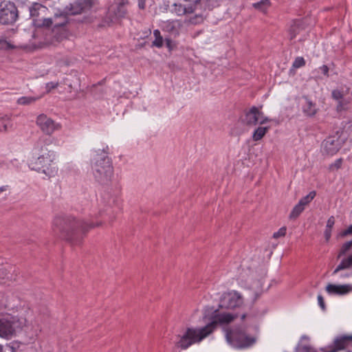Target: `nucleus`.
Segmentation results:
<instances>
[{
  "mask_svg": "<svg viewBox=\"0 0 352 352\" xmlns=\"http://www.w3.org/2000/svg\"><path fill=\"white\" fill-rule=\"evenodd\" d=\"M269 127L267 126H258L253 133L252 139L254 141H258L261 140L265 133L268 131Z\"/></svg>",
  "mask_w": 352,
  "mask_h": 352,
  "instance_id": "nucleus-29",
  "label": "nucleus"
},
{
  "mask_svg": "<svg viewBox=\"0 0 352 352\" xmlns=\"http://www.w3.org/2000/svg\"><path fill=\"white\" fill-rule=\"evenodd\" d=\"M340 164H341V160H338V161L336 162V164H335V165L337 166V168H340Z\"/></svg>",
  "mask_w": 352,
  "mask_h": 352,
  "instance_id": "nucleus-50",
  "label": "nucleus"
},
{
  "mask_svg": "<svg viewBox=\"0 0 352 352\" xmlns=\"http://www.w3.org/2000/svg\"><path fill=\"white\" fill-rule=\"evenodd\" d=\"M104 83V80H102V81L98 82L99 85H102Z\"/></svg>",
  "mask_w": 352,
  "mask_h": 352,
  "instance_id": "nucleus-51",
  "label": "nucleus"
},
{
  "mask_svg": "<svg viewBox=\"0 0 352 352\" xmlns=\"http://www.w3.org/2000/svg\"><path fill=\"white\" fill-rule=\"evenodd\" d=\"M243 298L239 293L232 292L224 294L220 301V306L227 309L240 307L243 304Z\"/></svg>",
  "mask_w": 352,
  "mask_h": 352,
  "instance_id": "nucleus-12",
  "label": "nucleus"
},
{
  "mask_svg": "<svg viewBox=\"0 0 352 352\" xmlns=\"http://www.w3.org/2000/svg\"><path fill=\"white\" fill-rule=\"evenodd\" d=\"M14 332L15 329L12 321L6 318H0V337L9 339Z\"/></svg>",
  "mask_w": 352,
  "mask_h": 352,
  "instance_id": "nucleus-18",
  "label": "nucleus"
},
{
  "mask_svg": "<svg viewBox=\"0 0 352 352\" xmlns=\"http://www.w3.org/2000/svg\"><path fill=\"white\" fill-rule=\"evenodd\" d=\"M350 232L351 230H349V228H347L346 230H344L343 232H342L340 234V236L341 237H344L349 234H350Z\"/></svg>",
  "mask_w": 352,
  "mask_h": 352,
  "instance_id": "nucleus-47",
  "label": "nucleus"
},
{
  "mask_svg": "<svg viewBox=\"0 0 352 352\" xmlns=\"http://www.w3.org/2000/svg\"><path fill=\"white\" fill-rule=\"evenodd\" d=\"M245 317H246V315H245V314H243V315L241 316V319H242V320H244Z\"/></svg>",
  "mask_w": 352,
  "mask_h": 352,
  "instance_id": "nucleus-53",
  "label": "nucleus"
},
{
  "mask_svg": "<svg viewBox=\"0 0 352 352\" xmlns=\"http://www.w3.org/2000/svg\"><path fill=\"white\" fill-rule=\"evenodd\" d=\"M344 276V277H349V274H344V276Z\"/></svg>",
  "mask_w": 352,
  "mask_h": 352,
  "instance_id": "nucleus-56",
  "label": "nucleus"
},
{
  "mask_svg": "<svg viewBox=\"0 0 352 352\" xmlns=\"http://www.w3.org/2000/svg\"><path fill=\"white\" fill-rule=\"evenodd\" d=\"M316 195V191H311L307 196L301 198L298 203L305 208L314 199Z\"/></svg>",
  "mask_w": 352,
  "mask_h": 352,
  "instance_id": "nucleus-33",
  "label": "nucleus"
},
{
  "mask_svg": "<svg viewBox=\"0 0 352 352\" xmlns=\"http://www.w3.org/2000/svg\"><path fill=\"white\" fill-rule=\"evenodd\" d=\"M36 124L41 130L47 135H51L59 129V124L45 114L39 115L36 118Z\"/></svg>",
  "mask_w": 352,
  "mask_h": 352,
  "instance_id": "nucleus-13",
  "label": "nucleus"
},
{
  "mask_svg": "<svg viewBox=\"0 0 352 352\" xmlns=\"http://www.w3.org/2000/svg\"><path fill=\"white\" fill-rule=\"evenodd\" d=\"M68 33L65 28H52V43L55 45L67 38Z\"/></svg>",
  "mask_w": 352,
  "mask_h": 352,
  "instance_id": "nucleus-22",
  "label": "nucleus"
},
{
  "mask_svg": "<svg viewBox=\"0 0 352 352\" xmlns=\"http://www.w3.org/2000/svg\"><path fill=\"white\" fill-rule=\"evenodd\" d=\"M349 230H351L350 234H352V225H351L349 228Z\"/></svg>",
  "mask_w": 352,
  "mask_h": 352,
  "instance_id": "nucleus-52",
  "label": "nucleus"
},
{
  "mask_svg": "<svg viewBox=\"0 0 352 352\" xmlns=\"http://www.w3.org/2000/svg\"><path fill=\"white\" fill-rule=\"evenodd\" d=\"M165 41H166V46L169 49H171L172 41L170 38H166Z\"/></svg>",
  "mask_w": 352,
  "mask_h": 352,
  "instance_id": "nucleus-48",
  "label": "nucleus"
},
{
  "mask_svg": "<svg viewBox=\"0 0 352 352\" xmlns=\"http://www.w3.org/2000/svg\"><path fill=\"white\" fill-rule=\"evenodd\" d=\"M16 277L17 274L13 266L9 264L0 265V284L9 285Z\"/></svg>",
  "mask_w": 352,
  "mask_h": 352,
  "instance_id": "nucleus-14",
  "label": "nucleus"
},
{
  "mask_svg": "<svg viewBox=\"0 0 352 352\" xmlns=\"http://www.w3.org/2000/svg\"><path fill=\"white\" fill-rule=\"evenodd\" d=\"M138 6L140 9L145 8V0H138Z\"/></svg>",
  "mask_w": 352,
  "mask_h": 352,
  "instance_id": "nucleus-46",
  "label": "nucleus"
},
{
  "mask_svg": "<svg viewBox=\"0 0 352 352\" xmlns=\"http://www.w3.org/2000/svg\"><path fill=\"white\" fill-rule=\"evenodd\" d=\"M268 120V118L265 117L263 113L255 107H252L248 111L245 112L242 118L243 123L250 126H255L257 124H265Z\"/></svg>",
  "mask_w": 352,
  "mask_h": 352,
  "instance_id": "nucleus-11",
  "label": "nucleus"
},
{
  "mask_svg": "<svg viewBox=\"0 0 352 352\" xmlns=\"http://www.w3.org/2000/svg\"><path fill=\"white\" fill-rule=\"evenodd\" d=\"M228 341L235 348H247L255 342V339L247 336L241 331H233L227 335Z\"/></svg>",
  "mask_w": 352,
  "mask_h": 352,
  "instance_id": "nucleus-10",
  "label": "nucleus"
},
{
  "mask_svg": "<svg viewBox=\"0 0 352 352\" xmlns=\"http://www.w3.org/2000/svg\"><path fill=\"white\" fill-rule=\"evenodd\" d=\"M173 12L179 16L195 13L188 19L189 23L193 25L202 23L205 18L202 13L201 0H183L181 3H175Z\"/></svg>",
  "mask_w": 352,
  "mask_h": 352,
  "instance_id": "nucleus-4",
  "label": "nucleus"
},
{
  "mask_svg": "<svg viewBox=\"0 0 352 352\" xmlns=\"http://www.w3.org/2000/svg\"><path fill=\"white\" fill-rule=\"evenodd\" d=\"M0 47L4 50H10L14 48V46L7 41H0Z\"/></svg>",
  "mask_w": 352,
  "mask_h": 352,
  "instance_id": "nucleus-39",
  "label": "nucleus"
},
{
  "mask_svg": "<svg viewBox=\"0 0 352 352\" xmlns=\"http://www.w3.org/2000/svg\"><path fill=\"white\" fill-rule=\"evenodd\" d=\"M67 23V15L63 13L55 14L53 17L48 18L45 27L52 26L53 28H65Z\"/></svg>",
  "mask_w": 352,
  "mask_h": 352,
  "instance_id": "nucleus-19",
  "label": "nucleus"
},
{
  "mask_svg": "<svg viewBox=\"0 0 352 352\" xmlns=\"http://www.w3.org/2000/svg\"><path fill=\"white\" fill-rule=\"evenodd\" d=\"M350 344H352V335L342 336L335 339L333 344L329 346V350L327 352H338L344 349Z\"/></svg>",
  "mask_w": 352,
  "mask_h": 352,
  "instance_id": "nucleus-17",
  "label": "nucleus"
},
{
  "mask_svg": "<svg viewBox=\"0 0 352 352\" xmlns=\"http://www.w3.org/2000/svg\"><path fill=\"white\" fill-rule=\"evenodd\" d=\"M266 272L264 269H257L250 272L247 282L250 288L256 294H258L263 289L265 280Z\"/></svg>",
  "mask_w": 352,
  "mask_h": 352,
  "instance_id": "nucleus-9",
  "label": "nucleus"
},
{
  "mask_svg": "<svg viewBox=\"0 0 352 352\" xmlns=\"http://www.w3.org/2000/svg\"><path fill=\"white\" fill-rule=\"evenodd\" d=\"M0 352H3V346L0 344Z\"/></svg>",
  "mask_w": 352,
  "mask_h": 352,
  "instance_id": "nucleus-54",
  "label": "nucleus"
},
{
  "mask_svg": "<svg viewBox=\"0 0 352 352\" xmlns=\"http://www.w3.org/2000/svg\"><path fill=\"white\" fill-rule=\"evenodd\" d=\"M305 30V27L303 21L301 20H295L291 24L289 30V38L290 41L296 38L298 35L301 34Z\"/></svg>",
  "mask_w": 352,
  "mask_h": 352,
  "instance_id": "nucleus-21",
  "label": "nucleus"
},
{
  "mask_svg": "<svg viewBox=\"0 0 352 352\" xmlns=\"http://www.w3.org/2000/svg\"><path fill=\"white\" fill-rule=\"evenodd\" d=\"M270 6V2L269 0H261L259 2L255 3L253 4V7L255 9H256L263 13H266L267 10L268 9V8Z\"/></svg>",
  "mask_w": 352,
  "mask_h": 352,
  "instance_id": "nucleus-31",
  "label": "nucleus"
},
{
  "mask_svg": "<svg viewBox=\"0 0 352 352\" xmlns=\"http://www.w3.org/2000/svg\"><path fill=\"white\" fill-rule=\"evenodd\" d=\"M94 5V0H75L67 7L69 14H80L91 9Z\"/></svg>",
  "mask_w": 352,
  "mask_h": 352,
  "instance_id": "nucleus-15",
  "label": "nucleus"
},
{
  "mask_svg": "<svg viewBox=\"0 0 352 352\" xmlns=\"http://www.w3.org/2000/svg\"><path fill=\"white\" fill-rule=\"evenodd\" d=\"M206 2L209 9H211L212 7H214L217 4L216 0H206Z\"/></svg>",
  "mask_w": 352,
  "mask_h": 352,
  "instance_id": "nucleus-44",
  "label": "nucleus"
},
{
  "mask_svg": "<svg viewBox=\"0 0 352 352\" xmlns=\"http://www.w3.org/2000/svg\"><path fill=\"white\" fill-rule=\"evenodd\" d=\"M58 85H59V83L58 82H51L47 83L46 84L47 92H50L52 89H56L58 86Z\"/></svg>",
  "mask_w": 352,
  "mask_h": 352,
  "instance_id": "nucleus-40",
  "label": "nucleus"
},
{
  "mask_svg": "<svg viewBox=\"0 0 352 352\" xmlns=\"http://www.w3.org/2000/svg\"><path fill=\"white\" fill-rule=\"evenodd\" d=\"M18 10L11 1H3L0 3V23L13 24L18 19Z\"/></svg>",
  "mask_w": 352,
  "mask_h": 352,
  "instance_id": "nucleus-6",
  "label": "nucleus"
},
{
  "mask_svg": "<svg viewBox=\"0 0 352 352\" xmlns=\"http://www.w3.org/2000/svg\"><path fill=\"white\" fill-rule=\"evenodd\" d=\"M309 337L307 336H302L300 339V342L296 346L297 352H317V351L310 346L309 344H303V340H309Z\"/></svg>",
  "mask_w": 352,
  "mask_h": 352,
  "instance_id": "nucleus-26",
  "label": "nucleus"
},
{
  "mask_svg": "<svg viewBox=\"0 0 352 352\" xmlns=\"http://www.w3.org/2000/svg\"><path fill=\"white\" fill-rule=\"evenodd\" d=\"M91 169L96 180L101 184H108L113 176V166L109 157V146L96 151L91 162Z\"/></svg>",
  "mask_w": 352,
  "mask_h": 352,
  "instance_id": "nucleus-2",
  "label": "nucleus"
},
{
  "mask_svg": "<svg viewBox=\"0 0 352 352\" xmlns=\"http://www.w3.org/2000/svg\"><path fill=\"white\" fill-rule=\"evenodd\" d=\"M178 21H167L164 25V30L173 35L179 34Z\"/></svg>",
  "mask_w": 352,
  "mask_h": 352,
  "instance_id": "nucleus-27",
  "label": "nucleus"
},
{
  "mask_svg": "<svg viewBox=\"0 0 352 352\" xmlns=\"http://www.w3.org/2000/svg\"><path fill=\"white\" fill-rule=\"evenodd\" d=\"M334 223H335V219L333 216H331L327 220L326 228L331 230Z\"/></svg>",
  "mask_w": 352,
  "mask_h": 352,
  "instance_id": "nucleus-41",
  "label": "nucleus"
},
{
  "mask_svg": "<svg viewBox=\"0 0 352 352\" xmlns=\"http://www.w3.org/2000/svg\"><path fill=\"white\" fill-rule=\"evenodd\" d=\"M305 104L302 106V111L307 116H314L318 111L316 103L313 102L307 96H304Z\"/></svg>",
  "mask_w": 352,
  "mask_h": 352,
  "instance_id": "nucleus-24",
  "label": "nucleus"
},
{
  "mask_svg": "<svg viewBox=\"0 0 352 352\" xmlns=\"http://www.w3.org/2000/svg\"><path fill=\"white\" fill-rule=\"evenodd\" d=\"M101 223L96 225L98 226ZM96 227V225L76 219L72 217H57L53 222V230L60 236L77 244L81 239V233L87 232L89 229Z\"/></svg>",
  "mask_w": 352,
  "mask_h": 352,
  "instance_id": "nucleus-1",
  "label": "nucleus"
},
{
  "mask_svg": "<svg viewBox=\"0 0 352 352\" xmlns=\"http://www.w3.org/2000/svg\"><path fill=\"white\" fill-rule=\"evenodd\" d=\"M29 10L34 25L45 27L48 19L47 17V8L38 3H34L30 7Z\"/></svg>",
  "mask_w": 352,
  "mask_h": 352,
  "instance_id": "nucleus-8",
  "label": "nucleus"
},
{
  "mask_svg": "<svg viewBox=\"0 0 352 352\" xmlns=\"http://www.w3.org/2000/svg\"><path fill=\"white\" fill-rule=\"evenodd\" d=\"M320 69L321 70V72L323 73V74L326 76H329V67L324 65H322V67H320Z\"/></svg>",
  "mask_w": 352,
  "mask_h": 352,
  "instance_id": "nucleus-43",
  "label": "nucleus"
},
{
  "mask_svg": "<svg viewBox=\"0 0 352 352\" xmlns=\"http://www.w3.org/2000/svg\"><path fill=\"white\" fill-rule=\"evenodd\" d=\"M54 152L47 151L32 161L30 167L32 170L41 172L47 177H52L56 172V164L54 162Z\"/></svg>",
  "mask_w": 352,
  "mask_h": 352,
  "instance_id": "nucleus-5",
  "label": "nucleus"
},
{
  "mask_svg": "<svg viewBox=\"0 0 352 352\" xmlns=\"http://www.w3.org/2000/svg\"><path fill=\"white\" fill-rule=\"evenodd\" d=\"M153 35L155 36V40L153 42V45L157 47H161L163 45V38L161 36L160 30H154Z\"/></svg>",
  "mask_w": 352,
  "mask_h": 352,
  "instance_id": "nucleus-34",
  "label": "nucleus"
},
{
  "mask_svg": "<svg viewBox=\"0 0 352 352\" xmlns=\"http://www.w3.org/2000/svg\"><path fill=\"white\" fill-rule=\"evenodd\" d=\"M331 229L326 228V230L324 231V236H325L327 241H328L330 239V237H331Z\"/></svg>",
  "mask_w": 352,
  "mask_h": 352,
  "instance_id": "nucleus-45",
  "label": "nucleus"
},
{
  "mask_svg": "<svg viewBox=\"0 0 352 352\" xmlns=\"http://www.w3.org/2000/svg\"><path fill=\"white\" fill-rule=\"evenodd\" d=\"M236 317V315L230 313H220L215 315V320L213 322H216V325L218 322L221 324H228L233 321Z\"/></svg>",
  "mask_w": 352,
  "mask_h": 352,
  "instance_id": "nucleus-25",
  "label": "nucleus"
},
{
  "mask_svg": "<svg viewBox=\"0 0 352 352\" xmlns=\"http://www.w3.org/2000/svg\"><path fill=\"white\" fill-rule=\"evenodd\" d=\"M318 304H319L320 307L322 308V310H324L325 305H324L323 297L321 295H319L318 296Z\"/></svg>",
  "mask_w": 352,
  "mask_h": 352,
  "instance_id": "nucleus-42",
  "label": "nucleus"
},
{
  "mask_svg": "<svg viewBox=\"0 0 352 352\" xmlns=\"http://www.w3.org/2000/svg\"><path fill=\"white\" fill-rule=\"evenodd\" d=\"M352 246V241H348L344 243L340 250L338 257L340 258L342 255H344L347 251L350 250Z\"/></svg>",
  "mask_w": 352,
  "mask_h": 352,
  "instance_id": "nucleus-35",
  "label": "nucleus"
},
{
  "mask_svg": "<svg viewBox=\"0 0 352 352\" xmlns=\"http://www.w3.org/2000/svg\"><path fill=\"white\" fill-rule=\"evenodd\" d=\"M9 122L8 118H0V124L3 126V129L0 128V131H6Z\"/></svg>",
  "mask_w": 352,
  "mask_h": 352,
  "instance_id": "nucleus-38",
  "label": "nucleus"
},
{
  "mask_svg": "<svg viewBox=\"0 0 352 352\" xmlns=\"http://www.w3.org/2000/svg\"><path fill=\"white\" fill-rule=\"evenodd\" d=\"M286 227L280 228L277 232L273 234V238L278 239L281 236H284L286 234Z\"/></svg>",
  "mask_w": 352,
  "mask_h": 352,
  "instance_id": "nucleus-37",
  "label": "nucleus"
},
{
  "mask_svg": "<svg viewBox=\"0 0 352 352\" xmlns=\"http://www.w3.org/2000/svg\"><path fill=\"white\" fill-rule=\"evenodd\" d=\"M115 219V217H113L111 220H110V222H113V219Z\"/></svg>",
  "mask_w": 352,
  "mask_h": 352,
  "instance_id": "nucleus-55",
  "label": "nucleus"
},
{
  "mask_svg": "<svg viewBox=\"0 0 352 352\" xmlns=\"http://www.w3.org/2000/svg\"><path fill=\"white\" fill-rule=\"evenodd\" d=\"M305 210V208L301 206L299 203L296 204L294 208L292 209L291 213L289 215V218L291 220H295L296 219L300 214L302 212V211Z\"/></svg>",
  "mask_w": 352,
  "mask_h": 352,
  "instance_id": "nucleus-30",
  "label": "nucleus"
},
{
  "mask_svg": "<svg viewBox=\"0 0 352 352\" xmlns=\"http://www.w3.org/2000/svg\"><path fill=\"white\" fill-rule=\"evenodd\" d=\"M215 328L216 322H211L203 327H188L177 336V341L175 342V346L182 350H186L194 344L201 342L212 333Z\"/></svg>",
  "mask_w": 352,
  "mask_h": 352,
  "instance_id": "nucleus-3",
  "label": "nucleus"
},
{
  "mask_svg": "<svg viewBox=\"0 0 352 352\" xmlns=\"http://www.w3.org/2000/svg\"><path fill=\"white\" fill-rule=\"evenodd\" d=\"M322 149L324 153L333 155L340 149L339 141L333 138H328L322 143Z\"/></svg>",
  "mask_w": 352,
  "mask_h": 352,
  "instance_id": "nucleus-20",
  "label": "nucleus"
},
{
  "mask_svg": "<svg viewBox=\"0 0 352 352\" xmlns=\"http://www.w3.org/2000/svg\"><path fill=\"white\" fill-rule=\"evenodd\" d=\"M349 89L347 88L345 90L342 89H334L332 91V98L338 101V104L337 106L338 111H342L346 109V106L350 103L351 98H345V96L349 94Z\"/></svg>",
  "mask_w": 352,
  "mask_h": 352,
  "instance_id": "nucleus-16",
  "label": "nucleus"
},
{
  "mask_svg": "<svg viewBox=\"0 0 352 352\" xmlns=\"http://www.w3.org/2000/svg\"><path fill=\"white\" fill-rule=\"evenodd\" d=\"M352 266V254L346 258L343 259L333 271V274H337L339 271L349 268Z\"/></svg>",
  "mask_w": 352,
  "mask_h": 352,
  "instance_id": "nucleus-28",
  "label": "nucleus"
},
{
  "mask_svg": "<svg viewBox=\"0 0 352 352\" xmlns=\"http://www.w3.org/2000/svg\"><path fill=\"white\" fill-rule=\"evenodd\" d=\"M351 289V286L348 285H336L333 284H329L326 287V291L329 294H338L343 295L347 294Z\"/></svg>",
  "mask_w": 352,
  "mask_h": 352,
  "instance_id": "nucleus-23",
  "label": "nucleus"
},
{
  "mask_svg": "<svg viewBox=\"0 0 352 352\" xmlns=\"http://www.w3.org/2000/svg\"><path fill=\"white\" fill-rule=\"evenodd\" d=\"M128 3L127 0H120L118 3L111 5L107 13L102 26L110 25L120 19L124 17L126 13L124 6Z\"/></svg>",
  "mask_w": 352,
  "mask_h": 352,
  "instance_id": "nucleus-7",
  "label": "nucleus"
},
{
  "mask_svg": "<svg viewBox=\"0 0 352 352\" xmlns=\"http://www.w3.org/2000/svg\"><path fill=\"white\" fill-rule=\"evenodd\" d=\"M305 65V59L302 57H297L293 63V67L299 68Z\"/></svg>",
  "mask_w": 352,
  "mask_h": 352,
  "instance_id": "nucleus-36",
  "label": "nucleus"
},
{
  "mask_svg": "<svg viewBox=\"0 0 352 352\" xmlns=\"http://www.w3.org/2000/svg\"><path fill=\"white\" fill-rule=\"evenodd\" d=\"M6 189H7V186H1L0 187V193L6 191Z\"/></svg>",
  "mask_w": 352,
  "mask_h": 352,
  "instance_id": "nucleus-49",
  "label": "nucleus"
},
{
  "mask_svg": "<svg viewBox=\"0 0 352 352\" xmlns=\"http://www.w3.org/2000/svg\"><path fill=\"white\" fill-rule=\"evenodd\" d=\"M39 99V97H34V96H23L21 97L18 99L17 103L21 105H28L35 102L37 100Z\"/></svg>",
  "mask_w": 352,
  "mask_h": 352,
  "instance_id": "nucleus-32",
  "label": "nucleus"
}]
</instances>
